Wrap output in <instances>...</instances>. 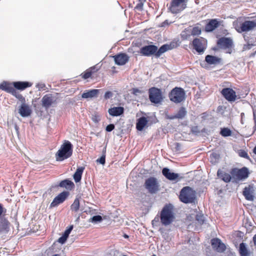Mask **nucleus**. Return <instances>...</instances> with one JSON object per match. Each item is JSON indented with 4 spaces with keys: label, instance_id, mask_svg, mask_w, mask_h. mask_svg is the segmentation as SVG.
I'll use <instances>...</instances> for the list:
<instances>
[{
    "label": "nucleus",
    "instance_id": "14",
    "mask_svg": "<svg viewBox=\"0 0 256 256\" xmlns=\"http://www.w3.org/2000/svg\"><path fill=\"white\" fill-rule=\"evenodd\" d=\"M220 93L225 99L228 102H234L236 98V92L231 88H224L222 90Z\"/></svg>",
    "mask_w": 256,
    "mask_h": 256
},
{
    "label": "nucleus",
    "instance_id": "23",
    "mask_svg": "<svg viewBox=\"0 0 256 256\" xmlns=\"http://www.w3.org/2000/svg\"><path fill=\"white\" fill-rule=\"evenodd\" d=\"M187 114V112L185 108L180 107L177 113L176 114L168 116V118L170 120L174 119H182L185 117Z\"/></svg>",
    "mask_w": 256,
    "mask_h": 256
},
{
    "label": "nucleus",
    "instance_id": "26",
    "mask_svg": "<svg viewBox=\"0 0 256 256\" xmlns=\"http://www.w3.org/2000/svg\"><path fill=\"white\" fill-rule=\"evenodd\" d=\"M148 123V118L144 116L140 117L137 120L136 128L138 130L142 131Z\"/></svg>",
    "mask_w": 256,
    "mask_h": 256
},
{
    "label": "nucleus",
    "instance_id": "8",
    "mask_svg": "<svg viewBox=\"0 0 256 256\" xmlns=\"http://www.w3.org/2000/svg\"><path fill=\"white\" fill-rule=\"evenodd\" d=\"M144 186L149 193L156 194L160 190V186L156 178L151 176L145 180Z\"/></svg>",
    "mask_w": 256,
    "mask_h": 256
},
{
    "label": "nucleus",
    "instance_id": "3",
    "mask_svg": "<svg viewBox=\"0 0 256 256\" xmlns=\"http://www.w3.org/2000/svg\"><path fill=\"white\" fill-rule=\"evenodd\" d=\"M234 26L236 32L242 33L253 30L256 26V22L240 18L234 22Z\"/></svg>",
    "mask_w": 256,
    "mask_h": 256
},
{
    "label": "nucleus",
    "instance_id": "43",
    "mask_svg": "<svg viewBox=\"0 0 256 256\" xmlns=\"http://www.w3.org/2000/svg\"><path fill=\"white\" fill-rule=\"evenodd\" d=\"M238 153L240 156L246 159H249V156L246 150H238Z\"/></svg>",
    "mask_w": 256,
    "mask_h": 256
},
{
    "label": "nucleus",
    "instance_id": "1",
    "mask_svg": "<svg viewBox=\"0 0 256 256\" xmlns=\"http://www.w3.org/2000/svg\"><path fill=\"white\" fill-rule=\"evenodd\" d=\"M175 216L173 212V208L171 204L165 205L160 212V216H157L152 221V224L154 222H158L160 219L163 226H167L171 224L174 220Z\"/></svg>",
    "mask_w": 256,
    "mask_h": 256
},
{
    "label": "nucleus",
    "instance_id": "13",
    "mask_svg": "<svg viewBox=\"0 0 256 256\" xmlns=\"http://www.w3.org/2000/svg\"><path fill=\"white\" fill-rule=\"evenodd\" d=\"M222 22V20L217 18L210 19L204 26V30L206 32H212L221 26Z\"/></svg>",
    "mask_w": 256,
    "mask_h": 256
},
{
    "label": "nucleus",
    "instance_id": "22",
    "mask_svg": "<svg viewBox=\"0 0 256 256\" xmlns=\"http://www.w3.org/2000/svg\"><path fill=\"white\" fill-rule=\"evenodd\" d=\"M254 189L252 186L248 185V186L246 187L242 192V194L245 197L246 199L248 200H253L254 196L253 195Z\"/></svg>",
    "mask_w": 256,
    "mask_h": 256
},
{
    "label": "nucleus",
    "instance_id": "54",
    "mask_svg": "<svg viewBox=\"0 0 256 256\" xmlns=\"http://www.w3.org/2000/svg\"><path fill=\"white\" fill-rule=\"evenodd\" d=\"M252 151L254 154H256V146L254 148Z\"/></svg>",
    "mask_w": 256,
    "mask_h": 256
},
{
    "label": "nucleus",
    "instance_id": "19",
    "mask_svg": "<svg viewBox=\"0 0 256 256\" xmlns=\"http://www.w3.org/2000/svg\"><path fill=\"white\" fill-rule=\"evenodd\" d=\"M116 64L119 66L125 64L129 60V56L125 53H120L113 56Z\"/></svg>",
    "mask_w": 256,
    "mask_h": 256
},
{
    "label": "nucleus",
    "instance_id": "6",
    "mask_svg": "<svg viewBox=\"0 0 256 256\" xmlns=\"http://www.w3.org/2000/svg\"><path fill=\"white\" fill-rule=\"evenodd\" d=\"M0 90L10 94L21 102L25 101V98L14 88V82L11 83L4 81L0 84Z\"/></svg>",
    "mask_w": 256,
    "mask_h": 256
},
{
    "label": "nucleus",
    "instance_id": "31",
    "mask_svg": "<svg viewBox=\"0 0 256 256\" xmlns=\"http://www.w3.org/2000/svg\"><path fill=\"white\" fill-rule=\"evenodd\" d=\"M218 176L226 182H229L232 180V176L229 174L220 170L218 171Z\"/></svg>",
    "mask_w": 256,
    "mask_h": 256
},
{
    "label": "nucleus",
    "instance_id": "49",
    "mask_svg": "<svg viewBox=\"0 0 256 256\" xmlns=\"http://www.w3.org/2000/svg\"><path fill=\"white\" fill-rule=\"evenodd\" d=\"M6 212V210L3 207V206L2 204H0V216L2 214H5Z\"/></svg>",
    "mask_w": 256,
    "mask_h": 256
},
{
    "label": "nucleus",
    "instance_id": "41",
    "mask_svg": "<svg viewBox=\"0 0 256 256\" xmlns=\"http://www.w3.org/2000/svg\"><path fill=\"white\" fill-rule=\"evenodd\" d=\"M146 0H138V4L134 7V9L139 11H142L143 10L144 4L146 2Z\"/></svg>",
    "mask_w": 256,
    "mask_h": 256
},
{
    "label": "nucleus",
    "instance_id": "51",
    "mask_svg": "<svg viewBox=\"0 0 256 256\" xmlns=\"http://www.w3.org/2000/svg\"><path fill=\"white\" fill-rule=\"evenodd\" d=\"M253 116H254V120L255 123V126H254V130H256V112H255V110H253Z\"/></svg>",
    "mask_w": 256,
    "mask_h": 256
},
{
    "label": "nucleus",
    "instance_id": "28",
    "mask_svg": "<svg viewBox=\"0 0 256 256\" xmlns=\"http://www.w3.org/2000/svg\"><path fill=\"white\" fill-rule=\"evenodd\" d=\"M108 112L110 116H120L124 112V108L121 106L114 107L110 108Z\"/></svg>",
    "mask_w": 256,
    "mask_h": 256
},
{
    "label": "nucleus",
    "instance_id": "50",
    "mask_svg": "<svg viewBox=\"0 0 256 256\" xmlns=\"http://www.w3.org/2000/svg\"><path fill=\"white\" fill-rule=\"evenodd\" d=\"M112 93L111 92L108 91L105 93L104 96L106 99H108L112 97Z\"/></svg>",
    "mask_w": 256,
    "mask_h": 256
},
{
    "label": "nucleus",
    "instance_id": "34",
    "mask_svg": "<svg viewBox=\"0 0 256 256\" xmlns=\"http://www.w3.org/2000/svg\"><path fill=\"white\" fill-rule=\"evenodd\" d=\"M238 252L240 256H250V252L248 250L246 244L243 242L240 244Z\"/></svg>",
    "mask_w": 256,
    "mask_h": 256
},
{
    "label": "nucleus",
    "instance_id": "20",
    "mask_svg": "<svg viewBox=\"0 0 256 256\" xmlns=\"http://www.w3.org/2000/svg\"><path fill=\"white\" fill-rule=\"evenodd\" d=\"M162 174L168 180L178 181L180 178L178 174L172 172L170 169L164 168L162 170Z\"/></svg>",
    "mask_w": 256,
    "mask_h": 256
},
{
    "label": "nucleus",
    "instance_id": "15",
    "mask_svg": "<svg viewBox=\"0 0 256 256\" xmlns=\"http://www.w3.org/2000/svg\"><path fill=\"white\" fill-rule=\"evenodd\" d=\"M68 195L69 192L66 191H64L60 192L54 199L50 204V207H55L62 203L66 199Z\"/></svg>",
    "mask_w": 256,
    "mask_h": 256
},
{
    "label": "nucleus",
    "instance_id": "21",
    "mask_svg": "<svg viewBox=\"0 0 256 256\" xmlns=\"http://www.w3.org/2000/svg\"><path fill=\"white\" fill-rule=\"evenodd\" d=\"M25 102L26 100L24 102H22V104L20 106L18 109V112L22 117L28 116L31 114L32 112V110L30 106L26 104Z\"/></svg>",
    "mask_w": 256,
    "mask_h": 256
},
{
    "label": "nucleus",
    "instance_id": "29",
    "mask_svg": "<svg viewBox=\"0 0 256 256\" xmlns=\"http://www.w3.org/2000/svg\"><path fill=\"white\" fill-rule=\"evenodd\" d=\"M100 92V90L92 89L86 91L82 94V98H84L96 97Z\"/></svg>",
    "mask_w": 256,
    "mask_h": 256
},
{
    "label": "nucleus",
    "instance_id": "55",
    "mask_svg": "<svg viewBox=\"0 0 256 256\" xmlns=\"http://www.w3.org/2000/svg\"><path fill=\"white\" fill-rule=\"evenodd\" d=\"M197 128H198L197 126H195V127L193 128L192 129V132H195L196 131L194 130V129H197Z\"/></svg>",
    "mask_w": 256,
    "mask_h": 256
},
{
    "label": "nucleus",
    "instance_id": "48",
    "mask_svg": "<svg viewBox=\"0 0 256 256\" xmlns=\"http://www.w3.org/2000/svg\"><path fill=\"white\" fill-rule=\"evenodd\" d=\"M114 128V124H110L106 126V130L107 132H110L112 131Z\"/></svg>",
    "mask_w": 256,
    "mask_h": 256
},
{
    "label": "nucleus",
    "instance_id": "44",
    "mask_svg": "<svg viewBox=\"0 0 256 256\" xmlns=\"http://www.w3.org/2000/svg\"><path fill=\"white\" fill-rule=\"evenodd\" d=\"M196 219L200 224H204V218L202 214H197Z\"/></svg>",
    "mask_w": 256,
    "mask_h": 256
},
{
    "label": "nucleus",
    "instance_id": "30",
    "mask_svg": "<svg viewBox=\"0 0 256 256\" xmlns=\"http://www.w3.org/2000/svg\"><path fill=\"white\" fill-rule=\"evenodd\" d=\"M58 186L61 188H65L68 190H72L74 188V184L70 180L66 179L62 180L60 182Z\"/></svg>",
    "mask_w": 256,
    "mask_h": 256
},
{
    "label": "nucleus",
    "instance_id": "12",
    "mask_svg": "<svg viewBox=\"0 0 256 256\" xmlns=\"http://www.w3.org/2000/svg\"><path fill=\"white\" fill-rule=\"evenodd\" d=\"M217 44L220 48L226 50V53L230 54L232 52L233 42L230 38H221L218 40Z\"/></svg>",
    "mask_w": 256,
    "mask_h": 256
},
{
    "label": "nucleus",
    "instance_id": "38",
    "mask_svg": "<svg viewBox=\"0 0 256 256\" xmlns=\"http://www.w3.org/2000/svg\"><path fill=\"white\" fill-rule=\"evenodd\" d=\"M170 49V46L168 44H164L162 46L160 47V48L156 50V58H158L160 56L168 50Z\"/></svg>",
    "mask_w": 256,
    "mask_h": 256
},
{
    "label": "nucleus",
    "instance_id": "47",
    "mask_svg": "<svg viewBox=\"0 0 256 256\" xmlns=\"http://www.w3.org/2000/svg\"><path fill=\"white\" fill-rule=\"evenodd\" d=\"M96 161L102 164H104L106 162L105 155H102L100 158L98 159Z\"/></svg>",
    "mask_w": 256,
    "mask_h": 256
},
{
    "label": "nucleus",
    "instance_id": "53",
    "mask_svg": "<svg viewBox=\"0 0 256 256\" xmlns=\"http://www.w3.org/2000/svg\"><path fill=\"white\" fill-rule=\"evenodd\" d=\"M253 242L254 243V244H256V234L254 235L253 236Z\"/></svg>",
    "mask_w": 256,
    "mask_h": 256
},
{
    "label": "nucleus",
    "instance_id": "35",
    "mask_svg": "<svg viewBox=\"0 0 256 256\" xmlns=\"http://www.w3.org/2000/svg\"><path fill=\"white\" fill-rule=\"evenodd\" d=\"M205 60L210 64H216L220 62L218 58L212 55H207L205 58Z\"/></svg>",
    "mask_w": 256,
    "mask_h": 256
},
{
    "label": "nucleus",
    "instance_id": "40",
    "mask_svg": "<svg viewBox=\"0 0 256 256\" xmlns=\"http://www.w3.org/2000/svg\"><path fill=\"white\" fill-rule=\"evenodd\" d=\"M220 134L224 137L230 136L232 132L230 129L227 128H224L221 129Z\"/></svg>",
    "mask_w": 256,
    "mask_h": 256
},
{
    "label": "nucleus",
    "instance_id": "18",
    "mask_svg": "<svg viewBox=\"0 0 256 256\" xmlns=\"http://www.w3.org/2000/svg\"><path fill=\"white\" fill-rule=\"evenodd\" d=\"M211 244L212 248L218 252H222L226 250L225 244L218 238H212L211 240Z\"/></svg>",
    "mask_w": 256,
    "mask_h": 256
},
{
    "label": "nucleus",
    "instance_id": "9",
    "mask_svg": "<svg viewBox=\"0 0 256 256\" xmlns=\"http://www.w3.org/2000/svg\"><path fill=\"white\" fill-rule=\"evenodd\" d=\"M230 174L236 182L246 179L250 174L248 170L246 167L241 168H233L230 170Z\"/></svg>",
    "mask_w": 256,
    "mask_h": 256
},
{
    "label": "nucleus",
    "instance_id": "46",
    "mask_svg": "<svg viewBox=\"0 0 256 256\" xmlns=\"http://www.w3.org/2000/svg\"><path fill=\"white\" fill-rule=\"evenodd\" d=\"M102 220V217L100 216H94L92 218V221L93 222H100Z\"/></svg>",
    "mask_w": 256,
    "mask_h": 256
},
{
    "label": "nucleus",
    "instance_id": "10",
    "mask_svg": "<svg viewBox=\"0 0 256 256\" xmlns=\"http://www.w3.org/2000/svg\"><path fill=\"white\" fill-rule=\"evenodd\" d=\"M192 45L193 48L199 54L204 52L207 48V40L203 37L195 38L192 41Z\"/></svg>",
    "mask_w": 256,
    "mask_h": 256
},
{
    "label": "nucleus",
    "instance_id": "24",
    "mask_svg": "<svg viewBox=\"0 0 256 256\" xmlns=\"http://www.w3.org/2000/svg\"><path fill=\"white\" fill-rule=\"evenodd\" d=\"M98 70L96 66H92L81 74L82 78L84 80L88 79L96 73Z\"/></svg>",
    "mask_w": 256,
    "mask_h": 256
},
{
    "label": "nucleus",
    "instance_id": "11",
    "mask_svg": "<svg viewBox=\"0 0 256 256\" xmlns=\"http://www.w3.org/2000/svg\"><path fill=\"white\" fill-rule=\"evenodd\" d=\"M148 96L152 103L160 104L163 100L162 90L156 87H152L148 90Z\"/></svg>",
    "mask_w": 256,
    "mask_h": 256
},
{
    "label": "nucleus",
    "instance_id": "58",
    "mask_svg": "<svg viewBox=\"0 0 256 256\" xmlns=\"http://www.w3.org/2000/svg\"><path fill=\"white\" fill-rule=\"evenodd\" d=\"M152 256H156L155 254H153Z\"/></svg>",
    "mask_w": 256,
    "mask_h": 256
},
{
    "label": "nucleus",
    "instance_id": "52",
    "mask_svg": "<svg viewBox=\"0 0 256 256\" xmlns=\"http://www.w3.org/2000/svg\"><path fill=\"white\" fill-rule=\"evenodd\" d=\"M168 20H164V22H162L161 24V26H164L166 25H168Z\"/></svg>",
    "mask_w": 256,
    "mask_h": 256
},
{
    "label": "nucleus",
    "instance_id": "36",
    "mask_svg": "<svg viewBox=\"0 0 256 256\" xmlns=\"http://www.w3.org/2000/svg\"><path fill=\"white\" fill-rule=\"evenodd\" d=\"M202 32V28L200 24H196L194 26L191 30L190 34L193 36H198L200 35Z\"/></svg>",
    "mask_w": 256,
    "mask_h": 256
},
{
    "label": "nucleus",
    "instance_id": "37",
    "mask_svg": "<svg viewBox=\"0 0 256 256\" xmlns=\"http://www.w3.org/2000/svg\"><path fill=\"white\" fill-rule=\"evenodd\" d=\"M244 40L247 42V44L244 45V50H250L252 47L254 46V40H250L248 36L244 35Z\"/></svg>",
    "mask_w": 256,
    "mask_h": 256
},
{
    "label": "nucleus",
    "instance_id": "33",
    "mask_svg": "<svg viewBox=\"0 0 256 256\" xmlns=\"http://www.w3.org/2000/svg\"><path fill=\"white\" fill-rule=\"evenodd\" d=\"M84 168L83 166L78 168L74 172L73 177L76 182H80L82 179V176Z\"/></svg>",
    "mask_w": 256,
    "mask_h": 256
},
{
    "label": "nucleus",
    "instance_id": "17",
    "mask_svg": "<svg viewBox=\"0 0 256 256\" xmlns=\"http://www.w3.org/2000/svg\"><path fill=\"white\" fill-rule=\"evenodd\" d=\"M42 104L46 109H48L50 106L56 102V100L51 94H48L44 95L42 99Z\"/></svg>",
    "mask_w": 256,
    "mask_h": 256
},
{
    "label": "nucleus",
    "instance_id": "4",
    "mask_svg": "<svg viewBox=\"0 0 256 256\" xmlns=\"http://www.w3.org/2000/svg\"><path fill=\"white\" fill-rule=\"evenodd\" d=\"M179 199L184 204L192 203L196 199V192L192 188L184 186L180 192Z\"/></svg>",
    "mask_w": 256,
    "mask_h": 256
},
{
    "label": "nucleus",
    "instance_id": "25",
    "mask_svg": "<svg viewBox=\"0 0 256 256\" xmlns=\"http://www.w3.org/2000/svg\"><path fill=\"white\" fill-rule=\"evenodd\" d=\"M10 222L4 217H0V232H8Z\"/></svg>",
    "mask_w": 256,
    "mask_h": 256
},
{
    "label": "nucleus",
    "instance_id": "27",
    "mask_svg": "<svg viewBox=\"0 0 256 256\" xmlns=\"http://www.w3.org/2000/svg\"><path fill=\"white\" fill-rule=\"evenodd\" d=\"M32 84L28 82H14V87L16 90H23L26 88L30 87Z\"/></svg>",
    "mask_w": 256,
    "mask_h": 256
},
{
    "label": "nucleus",
    "instance_id": "59",
    "mask_svg": "<svg viewBox=\"0 0 256 256\" xmlns=\"http://www.w3.org/2000/svg\"><path fill=\"white\" fill-rule=\"evenodd\" d=\"M126 256V255H124V256Z\"/></svg>",
    "mask_w": 256,
    "mask_h": 256
},
{
    "label": "nucleus",
    "instance_id": "57",
    "mask_svg": "<svg viewBox=\"0 0 256 256\" xmlns=\"http://www.w3.org/2000/svg\"><path fill=\"white\" fill-rule=\"evenodd\" d=\"M124 237H125V238H128V236L127 235H125V236H124Z\"/></svg>",
    "mask_w": 256,
    "mask_h": 256
},
{
    "label": "nucleus",
    "instance_id": "56",
    "mask_svg": "<svg viewBox=\"0 0 256 256\" xmlns=\"http://www.w3.org/2000/svg\"><path fill=\"white\" fill-rule=\"evenodd\" d=\"M52 256H60V254H54V255H52Z\"/></svg>",
    "mask_w": 256,
    "mask_h": 256
},
{
    "label": "nucleus",
    "instance_id": "42",
    "mask_svg": "<svg viewBox=\"0 0 256 256\" xmlns=\"http://www.w3.org/2000/svg\"><path fill=\"white\" fill-rule=\"evenodd\" d=\"M192 36L190 32H189L187 30H184L182 31L181 34V38L183 40H189Z\"/></svg>",
    "mask_w": 256,
    "mask_h": 256
},
{
    "label": "nucleus",
    "instance_id": "7",
    "mask_svg": "<svg viewBox=\"0 0 256 256\" xmlns=\"http://www.w3.org/2000/svg\"><path fill=\"white\" fill-rule=\"evenodd\" d=\"M187 2L188 0H172L168 9L172 14H177L186 8Z\"/></svg>",
    "mask_w": 256,
    "mask_h": 256
},
{
    "label": "nucleus",
    "instance_id": "5",
    "mask_svg": "<svg viewBox=\"0 0 256 256\" xmlns=\"http://www.w3.org/2000/svg\"><path fill=\"white\" fill-rule=\"evenodd\" d=\"M185 91L180 87H175L168 94L170 100L176 104H179L183 102L185 100Z\"/></svg>",
    "mask_w": 256,
    "mask_h": 256
},
{
    "label": "nucleus",
    "instance_id": "16",
    "mask_svg": "<svg viewBox=\"0 0 256 256\" xmlns=\"http://www.w3.org/2000/svg\"><path fill=\"white\" fill-rule=\"evenodd\" d=\"M158 50V47L154 45H148L142 47L140 49V54L144 56H150L152 54L156 56V52Z\"/></svg>",
    "mask_w": 256,
    "mask_h": 256
},
{
    "label": "nucleus",
    "instance_id": "32",
    "mask_svg": "<svg viewBox=\"0 0 256 256\" xmlns=\"http://www.w3.org/2000/svg\"><path fill=\"white\" fill-rule=\"evenodd\" d=\"M73 228V226H70L68 229H66L62 236H60L58 240V242L61 244H64L66 240L68 238L71 231Z\"/></svg>",
    "mask_w": 256,
    "mask_h": 256
},
{
    "label": "nucleus",
    "instance_id": "45",
    "mask_svg": "<svg viewBox=\"0 0 256 256\" xmlns=\"http://www.w3.org/2000/svg\"><path fill=\"white\" fill-rule=\"evenodd\" d=\"M142 90L138 88H133L132 90V94L136 96H138L140 94H141L142 93Z\"/></svg>",
    "mask_w": 256,
    "mask_h": 256
},
{
    "label": "nucleus",
    "instance_id": "39",
    "mask_svg": "<svg viewBox=\"0 0 256 256\" xmlns=\"http://www.w3.org/2000/svg\"><path fill=\"white\" fill-rule=\"evenodd\" d=\"M80 208V200L79 199L76 198L72 204L70 206V210L74 212H77Z\"/></svg>",
    "mask_w": 256,
    "mask_h": 256
},
{
    "label": "nucleus",
    "instance_id": "2",
    "mask_svg": "<svg viewBox=\"0 0 256 256\" xmlns=\"http://www.w3.org/2000/svg\"><path fill=\"white\" fill-rule=\"evenodd\" d=\"M72 145L70 142L66 140L56 154V161L60 162L70 158L72 154Z\"/></svg>",
    "mask_w": 256,
    "mask_h": 256
}]
</instances>
